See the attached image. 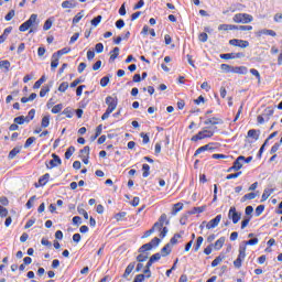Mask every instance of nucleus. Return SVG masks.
<instances>
[{
	"instance_id": "f257e3e1",
	"label": "nucleus",
	"mask_w": 282,
	"mask_h": 282,
	"mask_svg": "<svg viewBox=\"0 0 282 282\" xmlns=\"http://www.w3.org/2000/svg\"><path fill=\"white\" fill-rule=\"evenodd\" d=\"M215 131H217V127H205L197 134L192 137V142H199V140H206V138H213L215 135Z\"/></svg>"
},
{
	"instance_id": "f03ea898",
	"label": "nucleus",
	"mask_w": 282,
	"mask_h": 282,
	"mask_svg": "<svg viewBox=\"0 0 282 282\" xmlns=\"http://www.w3.org/2000/svg\"><path fill=\"white\" fill-rule=\"evenodd\" d=\"M234 23H252L254 21V18L248 13H237L232 18Z\"/></svg>"
},
{
	"instance_id": "7ed1b4c3",
	"label": "nucleus",
	"mask_w": 282,
	"mask_h": 282,
	"mask_svg": "<svg viewBox=\"0 0 282 282\" xmlns=\"http://www.w3.org/2000/svg\"><path fill=\"white\" fill-rule=\"evenodd\" d=\"M36 19H39L37 14H31L30 19L20 25V32H28V30H30V28H32L34 23H36Z\"/></svg>"
},
{
	"instance_id": "20e7f679",
	"label": "nucleus",
	"mask_w": 282,
	"mask_h": 282,
	"mask_svg": "<svg viewBox=\"0 0 282 282\" xmlns=\"http://www.w3.org/2000/svg\"><path fill=\"white\" fill-rule=\"evenodd\" d=\"M229 45H232L234 47H241L242 50H246V47L250 46V42L246 40H239V39H234L229 41Z\"/></svg>"
},
{
	"instance_id": "39448f33",
	"label": "nucleus",
	"mask_w": 282,
	"mask_h": 282,
	"mask_svg": "<svg viewBox=\"0 0 282 282\" xmlns=\"http://www.w3.org/2000/svg\"><path fill=\"white\" fill-rule=\"evenodd\" d=\"M228 217L229 219H232V224H239V219H241V214L237 213V208L230 207Z\"/></svg>"
},
{
	"instance_id": "423d86ee",
	"label": "nucleus",
	"mask_w": 282,
	"mask_h": 282,
	"mask_svg": "<svg viewBox=\"0 0 282 282\" xmlns=\"http://www.w3.org/2000/svg\"><path fill=\"white\" fill-rule=\"evenodd\" d=\"M106 105L108 106V110L116 111V107H118V98H113L111 96H108L106 98Z\"/></svg>"
},
{
	"instance_id": "0eeeda50",
	"label": "nucleus",
	"mask_w": 282,
	"mask_h": 282,
	"mask_svg": "<svg viewBox=\"0 0 282 282\" xmlns=\"http://www.w3.org/2000/svg\"><path fill=\"white\" fill-rule=\"evenodd\" d=\"M221 221V215H217L214 219L209 220L206 224L207 230H213V228H217Z\"/></svg>"
},
{
	"instance_id": "6e6552de",
	"label": "nucleus",
	"mask_w": 282,
	"mask_h": 282,
	"mask_svg": "<svg viewBox=\"0 0 282 282\" xmlns=\"http://www.w3.org/2000/svg\"><path fill=\"white\" fill-rule=\"evenodd\" d=\"M53 160H51L48 162V164L46 163V167L48 169H55V166H61V164H63V162L61 161V158L56 154H52Z\"/></svg>"
},
{
	"instance_id": "1a4fd4ad",
	"label": "nucleus",
	"mask_w": 282,
	"mask_h": 282,
	"mask_svg": "<svg viewBox=\"0 0 282 282\" xmlns=\"http://www.w3.org/2000/svg\"><path fill=\"white\" fill-rule=\"evenodd\" d=\"M243 160H246V156L243 155L238 156L234 162V165L231 169H234V171H241V169H243Z\"/></svg>"
},
{
	"instance_id": "9d476101",
	"label": "nucleus",
	"mask_w": 282,
	"mask_h": 282,
	"mask_svg": "<svg viewBox=\"0 0 282 282\" xmlns=\"http://www.w3.org/2000/svg\"><path fill=\"white\" fill-rule=\"evenodd\" d=\"M204 124H212L213 127H215L216 124H224V120L217 118V117H213V118H208L204 121Z\"/></svg>"
},
{
	"instance_id": "9b49d317",
	"label": "nucleus",
	"mask_w": 282,
	"mask_h": 282,
	"mask_svg": "<svg viewBox=\"0 0 282 282\" xmlns=\"http://www.w3.org/2000/svg\"><path fill=\"white\" fill-rule=\"evenodd\" d=\"M231 74H248V67L246 66H232Z\"/></svg>"
},
{
	"instance_id": "f8f14e48",
	"label": "nucleus",
	"mask_w": 282,
	"mask_h": 282,
	"mask_svg": "<svg viewBox=\"0 0 282 282\" xmlns=\"http://www.w3.org/2000/svg\"><path fill=\"white\" fill-rule=\"evenodd\" d=\"M21 149H23V147L19 145L13 148L8 155L9 160H14L17 158V155H19V153H21Z\"/></svg>"
},
{
	"instance_id": "ddd939ff",
	"label": "nucleus",
	"mask_w": 282,
	"mask_h": 282,
	"mask_svg": "<svg viewBox=\"0 0 282 282\" xmlns=\"http://www.w3.org/2000/svg\"><path fill=\"white\" fill-rule=\"evenodd\" d=\"M263 34L267 36H276V32H274V30L263 29L257 32V36H263Z\"/></svg>"
},
{
	"instance_id": "4468645a",
	"label": "nucleus",
	"mask_w": 282,
	"mask_h": 282,
	"mask_svg": "<svg viewBox=\"0 0 282 282\" xmlns=\"http://www.w3.org/2000/svg\"><path fill=\"white\" fill-rule=\"evenodd\" d=\"M173 250V247L171 243H166L162 249H161V257H169Z\"/></svg>"
},
{
	"instance_id": "2eb2a0df",
	"label": "nucleus",
	"mask_w": 282,
	"mask_h": 282,
	"mask_svg": "<svg viewBox=\"0 0 282 282\" xmlns=\"http://www.w3.org/2000/svg\"><path fill=\"white\" fill-rule=\"evenodd\" d=\"M224 243H226V238L225 237H220L214 245V250H221V248H224Z\"/></svg>"
},
{
	"instance_id": "dca6fc26",
	"label": "nucleus",
	"mask_w": 282,
	"mask_h": 282,
	"mask_svg": "<svg viewBox=\"0 0 282 282\" xmlns=\"http://www.w3.org/2000/svg\"><path fill=\"white\" fill-rule=\"evenodd\" d=\"M62 8L65 9H72V8H76V1L74 0H65L62 2Z\"/></svg>"
},
{
	"instance_id": "f3484780",
	"label": "nucleus",
	"mask_w": 282,
	"mask_h": 282,
	"mask_svg": "<svg viewBox=\"0 0 282 282\" xmlns=\"http://www.w3.org/2000/svg\"><path fill=\"white\" fill-rule=\"evenodd\" d=\"M134 269H135V262L129 263L123 273V279H127L129 276V274H131V272H133Z\"/></svg>"
},
{
	"instance_id": "a211bd4d",
	"label": "nucleus",
	"mask_w": 282,
	"mask_h": 282,
	"mask_svg": "<svg viewBox=\"0 0 282 282\" xmlns=\"http://www.w3.org/2000/svg\"><path fill=\"white\" fill-rule=\"evenodd\" d=\"M262 116L265 118V120H270V117L274 116V108L272 107L265 108Z\"/></svg>"
},
{
	"instance_id": "6ab92c4d",
	"label": "nucleus",
	"mask_w": 282,
	"mask_h": 282,
	"mask_svg": "<svg viewBox=\"0 0 282 282\" xmlns=\"http://www.w3.org/2000/svg\"><path fill=\"white\" fill-rule=\"evenodd\" d=\"M47 182H50V174L48 173L44 174L39 180L40 186H45L47 184Z\"/></svg>"
},
{
	"instance_id": "aec40b11",
	"label": "nucleus",
	"mask_w": 282,
	"mask_h": 282,
	"mask_svg": "<svg viewBox=\"0 0 282 282\" xmlns=\"http://www.w3.org/2000/svg\"><path fill=\"white\" fill-rule=\"evenodd\" d=\"M85 17V11H80L73 18V24L80 23V20Z\"/></svg>"
},
{
	"instance_id": "412c9836",
	"label": "nucleus",
	"mask_w": 282,
	"mask_h": 282,
	"mask_svg": "<svg viewBox=\"0 0 282 282\" xmlns=\"http://www.w3.org/2000/svg\"><path fill=\"white\" fill-rule=\"evenodd\" d=\"M70 52H72V48H69V47H64V48H62V50L55 52L54 54H56V56H57L58 58H61V56H63V55H65V54H69Z\"/></svg>"
},
{
	"instance_id": "4be33fe9",
	"label": "nucleus",
	"mask_w": 282,
	"mask_h": 282,
	"mask_svg": "<svg viewBox=\"0 0 282 282\" xmlns=\"http://www.w3.org/2000/svg\"><path fill=\"white\" fill-rule=\"evenodd\" d=\"M238 259H240L242 261H243V259H246V245H240Z\"/></svg>"
},
{
	"instance_id": "5701e85b",
	"label": "nucleus",
	"mask_w": 282,
	"mask_h": 282,
	"mask_svg": "<svg viewBox=\"0 0 282 282\" xmlns=\"http://www.w3.org/2000/svg\"><path fill=\"white\" fill-rule=\"evenodd\" d=\"M58 59H59V57L53 53L52 62H51L52 69H56V67H58Z\"/></svg>"
},
{
	"instance_id": "b1692460",
	"label": "nucleus",
	"mask_w": 282,
	"mask_h": 282,
	"mask_svg": "<svg viewBox=\"0 0 282 282\" xmlns=\"http://www.w3.org/2000/svg\"><path fill=\"white\" fill-rule=\"evenodd\" d=\"M120 54V48L119 47H115L111 52H110V61H115L118 58Z\"/></svg>"
},
{
	"instance_id": "393cba45",
	"label": "nucleus",
	"mask_w": 282,
	"mask_h": 282,
	"mask_svg": "<svg viewBox=\"0 0 282 282\" xmlns=\"http://www.w3.org/2000/svg\"><path fill=\"white\" fill-rule=\"evenodd\" d=\"M45 80H47V78L45 77V75H43L37 82H35V84L33 85V89H40L41 85H43Z\"/></svg>"
},
{
	"instance_id": "a878e982",
	"label": "nucleus",
	"mask_w": 282,
	"mask_h": 282,
	"mask_svg": "<svg viewBox=\"0 0 282 282\" xmlns=\"http://www.w3.org/2000/svg\"><path fill=\"white\" fill-rule=\"evenodd\" d=\"M184 208V204L182 203H176L173 207L172 215H177L180 210Z\"/></svg>"
},
{
	"instance_id": "bb28decb",
	"label": "nucleus",
	"mask_w": 282,
	"mask_h": 282,
	"mask_svg": "<svg viewBox=\"0 0 282 282\" xmlns=\"http://www.w3.org/2000/svg\"><path fill=\"white\" fill-rule=\"evenodd\" d=\"M204 243V237L199 236L196 240V245L194 246V251L197 252L202 245Z\"/></svg>"
},
{
	"instance_id": "cd10ccee",
	"label": "nucleus",
	"mask_w": 282,
	"mask_h": 282,
	"mask_svg": "<svg viewBox=\"0 0 282 282\" xmlns=\"http://www.w3.org/2000/svg\"><path fill=\"white\" fill-rule=\"evenodd\" d=\"M142 171H143V177H149V175H151V166H149V164H143L142 165Z\"/></svg>"
},
{
	"instance_id": "c85d7f7f",
	"label": "nucleus",
	"mask_w": 282,
	"mask_h": 282,
	"mask_svg": "<svg viewBox=\"0 0 282 282\" xmlns=\"http://www.w3.org/2000/svg\"><path fill=\"white\" fill-rule=\"evenodd\" d=\"M149 250H153V245L150 242L141 246L139 252H147Z\"/></svg>"
},
{
	"instance_id": "c756f323",
	"label": "nucleus",
	"mask_w": 282,
	"mask_h": 282,
	"mask_svg": "<svg viewBox=\"0 0 282 282\" xmlns=\"http://www.w3.org/2000/svg\"><path fill=\"white\" fill-rule=\"evenodd\" d=\"M34 142H36L35 137L29 138L24 143V149H30V147H32V144H34Z\"/></svg>"
},
{
	"instance_id": "7c9ffc66",
	"label": "nucleus",
	"mask_w": 282,
	"mask_h": 282,
	"mask_svg": "<svg viewBox=\"0 0 282 282\" xmlns=\"http://www.w3.org/2000/svg\"><path fill=\"white\" fill-rule=\"evenodd\" d=\"M41 127H43V129H47V127H50V116H44L42 118Z\"/></svg>"
},
{
	"instance_id": "2f4dec72",
	"label": "nucleus",
	"mask_w": 282,
	"mask_h": 282,
	"mask_svg": "<svg viewBox=\"0 0 282 282\" xmlns=\"http://www.w3.org/2000/svg\"><path fill=\"white\" fill-rule=\"evenodd\" d=\"M50 94V86H43L40 91V97L45 98Z\"/></svg>"
},
{
	"instance_id": "473e14b6",
	"label": "nucleus",
	"mask_w": 282,
	"mask_h": 282,
	"mask_svg": "<svg viewBox=\"0 0 282 282\" xmlns=\"http://www.w3.org/2000/svg\"><path fill=\"white\" fill-rule=\"evenodd\" d=\"M74 151H76V148L74 147H69L66 152H65V159L69 160V158H72V155H74Z\"/></svg>"
},
{
	"instance_id": "72a5a7b5",
	"label": "nucleus",
	"mask_w": 282,
	"mask_h": 282,
	"mask_svg": "<svg viewBox=\"0 0 282 282\" xmlns=\"http://www.w3.org/2000/svg\"><path fill=\"white\" fill-rule=\"evenodd\" d=\"M68 88H69V84L67 82H63L58 87V91H61L62 94H65V91H67Z\"/></svg>"
},
{
	"instance_id": "f704fd0d",
	"label": "nucleus",
	"mask_w": 282,
	"mask_h": 282,
	"mask_svg": "<svg viewBox=\"0 0 282 282\" xmlns=\"http://www.w3.org/2000/svg\"><path fill=\"white\" fill-rule=\"evenodd\" d=\"M257 197V194L256 193H249V194H246L242 198H241V202L245 203V202H248V199H254Z\"/></svg>"
},
{
	"instance_id": "c9c22d12",
	"label": "nucleus",
	"mask_w": 282,
	"mask_h": 282,
	"mask_svg": "<svg viewBox=\"0 0 282 282\" xmlns=\"http://www.w3.org/2000/svg\"><path fill=\"white\" fill-rule=\"evenodd\" d=\"M0 67L1 69H6L7 72H9L10 69V61L4 59L0 62Z\"/></svg>"
},
{
	"instance_id": "e433bc0d",
	"label": "nucleus",
	"mask_w": 282,
	"mask_h": 282,
	"mask_svg": "<svg viewBox=\"0 0 282 282\" xmlns=\"http://www.w3.org/2000/svg\"><path fill=\"white\" fill-rule=\"evenodd\" d=\"M272 193H273L272 189H264V192L262 194L261 202H265L268 199V197H270L272 195Z\"/></svg>"
},
{
	"instance_id": "4c0bfd02",
	"label": "nucleus",
	"mask_w": 282,
	"mask_h": 282,
	"mask_svg": "<svg viewBox=\"0 0 282 282\" xmlns=\"http://www.w3.org/2000/svg\"><path fill=\"white\" fill-rule=\"evenodd\" d=\"M220 68L223 69V72H226L227 74H232V66L228 64H221Z\"/></svg>"
},
{
	"instance_id": "58836bf2",
	"label": "nucleus",
	"mask_w": 282,
	"mask_h": 282,
	"mask_svg": "<svg viewBox=\"0 0 282 282\" xmlns=\"http://www.w3.org/2000/svg\"><path fill=\"white\" fill-rule=\"evenodd\" d=\"M51 111L52 113H61L63 111V104L55 105Z\"/></svg>"
},
{
	"instance_id": "ea45409f",
	"label": "nucleus",
	"mask_w": 282,
	"mask_h": 282,
	"mask_svg": "<svg viewBox=\"0 0 282 282\" xmlns=\"http://www.w3.org/2000/svg\"><path fill=\"white\" fill-rule=\"evenodd\" d=\"M52 23H54L52 21V19H47L43 25V30L47 32V30H52Z\"/></svg>"
},
{
	"instance_id": "a19ab883",
	"label": "nucleus",
	"mask_w": 282,
	"mask_h": 282,
	"mask_svg": "<svg viewBox=\"0 0 282 282\" xmlns=\"http://www.w3.org/2000/svg\"><path fill=\"white\" fill-rule=\"evenodd\" d=\"M248 138H253V140H259V134H257V130L254 129L249 130Z\"/></svg>"
},
{
	"instance_id": "79ce46f5",
	"label": "nucleus",
	"mask_w": 282,
	"mask_h": 282,
	"mask_svg": "<svg viewBox=\"0 0 282 282\" xmlns=\"http://www.w3.org/2000/svg\"><path fill=\"white\" fill-rule=\"evenodd\" d=\"M101 21H102V15H98L95 19H93L90 23H91V25L97 28V25H99Z\"/></svg>"
},
{
	"instance_id": "37998d69",
	"label": "nucleus",
	"mask_w": 282,
	"mask_h": 282,
	"mask_svg": "<svg viewBox=\"0 0 282 282\" xmlns=\"http://www.w3.org/2000/svg\"><path fill=\"white\" fill-rule=\"evenodd\" d=\"M243 243V246H257V243H259V238H252L248 241H245Z\"/></svg>"
},
{
	"instance_id": "c03bdc74",
	"label": "nucleus",
	"mask_w": 282,
	"mask_h": 282,
	"mask_svg": "<svg viewBox=\"0 0 282 282\" xmlns=\"http://www.w3.org/2000/svg\"><path fill=\"white\" fill-rule=\"evenodd\" d=\"M221 261H224V258L218 256L215 260H213L212 268H217V265H219Z\"/></svg>"
},
{
	"instance_id": "a18cd8bd",
	"label": "nucleus",
	"mask_w": 282,
	"mask_h": 282,
	"mask_svg": "<svg viewBox=\"0 0 282 282\" xmlns=\"http://www.w3.org/2000/svg\"><path fill=\"white\" fill-rule=\"evenodd\" d=\"M220 58H224L225 61H230L235 58V53L220 54Z\"/></svg>"
},
{
	"instance_id": "49530a36",
	"label": "nucleus",
	"mask_w": 282,
	"mask_h": 282,
	"mask_svg": "<svg viewBox=\"0 0 282 282\" xmlns=\"http://www.w3.org/2000/svg\"><path fill=\"white\" fill-rule=\"evenodd\" d=\"M35 113H36V110L31 109V110L29 111L28 117H25L26 122H30V120H34Z\"/></svg>"
},
{
	"instance_id": "de8ad7c7",
	"label": "nucleus",
	"mask_w": 282,
	"mask_h": 282,
	"mask_svg": "<svg viewBox=\"0 0 282 282\" xmlns=\"http://www.w3.org/2000/svg\"><path fill=\"white\" fill-rule=\"evenodd\" d=\"M104 50H105V45H102V43H97L95 45V51L97 52V54H102Z\"/></svg>"
},
{
	"instance_id": "09e8293b",
	"label": "nucleus",
	"mask_w": 282,
	"mask_h": 282,
	"mask_svg": "<svg viewBox=\"0 0 282 282\" xmlns=\"http://www.w3.org/2000/svg\"><path fill=\"white\" fill-rule=\"evenodd\" d=\"M124 217H127V212H121L116 214L115 219H117V221H122V219H124Z\"/></svg>"
},
{
	"instance_id": "8fccbe9b",
	"label": "nucleus",
	"mask_w": 282,
	"mask_h": 282,
	"mask_svg": "<svg viewBox=\"0 0 282 282\" xmlns=\"http://www.w3.org/2000/svg\"><path fill=\"white\" fill-rule=\"evenodd\" d=\"M25 117L24 116H20L14 118L13 122H15V124H23L25 122Z\"/></svg>"
},
{
	"instance_id": "3c124183",
	"label": "nucleus",
	"mask_w": 282,
	"mask_h": 282,
	"mask_svg": "<svg viewBox=\"0 0 282 282\" xmlns=\"http://www.w3.org/2000/svg\"><path fill=\"white\" fill-rule=\"evenodd\" d=\"M34 202H36V196H32L28 203H26V208L30 209L32 206H34Z\"/></svg>"
},
{
	"instance_id": "603ef678",
	"label": "nucleus",
	"mask_w": 282,
	"mask_h": 282,
	"mask_svg": "<svg viewBox=\"0 0 282 282\" xmlns=\"http://www.w3.org/2000/svg\"><path fill=\"white\" fill-rule=\"evenodd\" d=\"M160 259H162V253H154L153 256H151L150 261L155 263V261H160Z\"/></svg>"
},
{
	"instance_id": "864d4df0",
	"label": "nucleus",
	"mask_w": 282,
	"mask_h": 282,
	"mask_svg": "<svg viewBox=\"0 0 282 282\" xmlns=\"http://www.w3.org/2000/svg\"><path fill=\"white\" fill-rule=\"evenodd\" d=\"M149 259V256L141 253L137 257V261H139V263H142L143 261H147Z\"/></svg>"
},
{
	"instance_id": "5fc2aeb1",
	"label": "nucleus",
	"mask_w": 282,
	"mask_h": 282,
	"mask_svg": "<svg viewBox=\"0 0 282 282\" xmlns=\"http://www.w3.org/2000/svg\"><path fill=\"white\" fill-rule=\"evenodd\" d=\"M77 210H78L79 215H83V217L85 219H89V214L87 213V210H85V209H83L80 207H78Z\"/></svg>"
},
{
	"instance_id": "6e6d98bb",
	"label": "nucleus",
	"mask_w": 282,
	"mask_h": 282,
	"mask_svg": "<svg viewBox=\"0 0 282 282\" xmlns=\"http://www.w3.org/2000/svg\"><path fill=\"white\" fill-rule=\"evenodd\" d=\"M198 40L202 42V43H206V41H208V34L207 33H200L198 35Z\"/></svg>"
},
{
	"instance_id": "4d7b16f0",
	"label": "nucleus",
	"mask_w": 282,
	"mask_h": 282,
	"mask_svg": "<svg viewBox=\"0 0 282 282\" xmlns=\"http://www.w3.org/2000/svg\"><path fill=\"white\" fill-rule=\"evenodd\" d=\"M263 210H265V206L259 205V206L256 208V215H257V217H259V216L263 213Z\"/></svg>"
},
{
	"instance_id": "13d9d810",
	"label": "nucleus",
	"mask_w": 282,
	"mask_h": 282,
	"mask_svg": "<svg viewBox=\"0 0 282 282\" xmlns=\"http://www.w3.org/2000/svg\"><path fill=\"white\" fill-rule=\"evenodd\" d=\"M162 228H164V226L162 225V223L156 221L153 227L152 230L153 232H155V230H162Z\"/></svg>"
},
{
	"instance_id": "bf43d9fd",
	"label": "nucleus",
	"mask_w": 282,
	"mask_h": 282,
	"mask_svg": "<svg viewBox=\"0 0 282 282\" xmlns=\"http://www.w3.org/2000/svg\"><path fill=\"white\" fill-rule=\"evenodd\" d=\"M62 113L66 116V118H72L74 116V112H72L69 108L64 109Z\"/></svg>"
},
{
	"instance_id": "052dcab7",
	"label": "nucleus",
	"mask_w": 282,
	"mask_h": 282,
	"mask_svg": "<svg viewBox=\"0 0 282 282\" xmlns=\"http://www.w3.org/2000/svg\"><path fill=\"white\" fill-rule=\"evenodd\" d=\"M240 175H241V172L229 174L226 176V180H237V177H239Z\"/></svg>"
},
{
	"instance_id": "680f3d73",
	"label": "nucleus",
	"mask_w": 282,
	"mask_h": 282,
	"mask_svg": "<svg viewBox=\"0 0 282 282\" xmlns=\"http://www.w3.org/2000/svg\"><path fill=\"white\" fill-rule=\"evenodd\" d=\"M101 87H107L109 85V77L105 76L100 79Z\"/></svg>"
},
{
	"instance_id": "e2e57ef3",
	"label": "nucleus",
	"mask_w": 282,
	"mask_h": 282,
	"mask_svg": "<svg viewBox=\"0 0 282 282\" xmlns=\"http://www.w3.org/2000/svg\"><path fill=\"white\" fill-rule=\"evenodd\" d=\"M89 145L84 147L83 150H80L82 156H89Z\"/></svg>"
},
{
	"instance_id": "0e129e2a",
	"label": "nucleus",
	"mask_w": 282,
	"mask_h": 282,
	"mask_svg": "<svg viewBox=\"0 0 282 282\" xmlns=\"http://www.w3.org/2000/svg\"><path fill=\"white\" fill-rule=\"evenodd\" d=\"M4 19L6 21H12V19H14V10L9 11Z\"/></svg>"
},
{
	"instance_id": "69168bd1",
	"label": "nucleus",
	"mask_w": 282,
	"mask_h": 282,
	"mask_svg": "<svg viewBox=\"0 0 282 282\" xmlns=\"http://www.w3.org/2000/svg\"><path fill=\"white\" fill-rule=\"evenodd\" d=\"M281 144L280 143H274V145L271 148V155H273V153H276V151H279Z\"/></svg>"
},
{
	"instance_id": "338daca9",
	"label": "nucleus",
	"mask_w": 282,
	"mask_h": 282,
	"mask_svg": "<svg viewBox=\"0 0 282 282\" xmlns=\"http://www.w3.org/2000/svg\"><path fill=\"white\" fill-rule=\"evenodd\" d=\"M8 215V209L0 205V217H6Z\"/></svg>"
},
{
	"instance_id": "774afa93",
	"label": "nucleus",
	"mask_w": 282,
	"mask_h": 282,
	"mask_svg": "<svg viewBox=\"0 0 282 282\" xmlns=\"http://www.w3.org/2000/svg\"><path fill=\"white\" fill-rule=\"evenodd\" d=\"M133 282H144V274L135 275Z\"/></svg>"
}]
</instances>
